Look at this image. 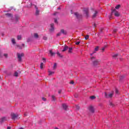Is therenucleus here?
I'll use <instances>...</instances> for the list:
<instances>
[{
	"label": "nucleus",
	"instance_id": "nucleus-1",
	"mask_svg": "<svg viewBox=\"0 0 129 129\" xmlns=\"http://www.w3.org/2000/svg\"><path fill=\"white\" fill-rule=\"evenodd\" d=\"M114 14L115 17H119V13L118 12L116 11L115 9H112L111 10V15H113Z\"/></svg>",
	"mask_w": 129,
	"mask_h": 129
},
{
	"label": "nucleus",
	"instance_id": "nucleus-2",
	"mask_svg": "<svg viewBox=\"0 0 129 129\" xmlns=\"http://www.w3.org/2000/svg\"><path fill=\"white\" fill-rule=\"evenodd\" d=\"M11 117L12 119H13V120H15L16 118H18V117H19V114H18L17 113L16 114L15 113H12Z\"/></svg>",
	"mask_w": 129,
	"mask_h": 129
},
{
	"label": "nucleus",
	"instance_id": "nucleus-3",
	"mask_svg": "<svg viewBox=\"0 0 129 129\" xmlns=\"http://www.w3.org/2000/svg\"><path fill=\"white\" fill-rule=\"evenodd\" d=\"M104 96L105 98H111L112 96H113V93H110V94H107V93L105 92L104 93Z\"/></svg>",
	"mask_w": 129,
	"mask_h": 129
},
{
	"label": "nucleus",
	"instance_id": "nucleus-4",
	"mask_svg": "<svg viewBox=\"0 0 129 129\" xmlns=\"http://www.w3.org/2000/svg\"><path fill=\"white\" fill-rule=\"evenodd\" d=\"M97 15H98V12H97L96 10H94L93 12V15L92 16V19H95V18L97 17Z\"/></svg>",
	"mask_w": 129,
	"mask_h": 129
},
{
	"label": "nucleus",
	"instance_id": "nucleus-5",
	"mask_svg": "<svg viewBox=\"0 0 129 129\" xmlns=\"http://www.w3.org/2000/svg\"><path fill=\"white\" fill-rule=\"evenodd\" d=\"M17 57L19 62L22 61V57H24V53H17Z\"/></svg>",
	"mask_w": 129,
	"mask_h": 129
},
{
	"label": "nucleus",
	"instance_id": "nucleus-6",
	"mask_svg": "<svg viewBox=\"0 0 129 129\" xmlns=\"http://www.w3.org/2000/svg\"><path fill=\"white\" fill-rule=\"evenodd\" d=\"M54 30H55V28H54V23H52L50 24L49 32H50V33H53V32H54Z\"/></svg>",
	"mask_w": 129,
	"mask_h": 129
},
{
	"label": "nucleus",
	"instance_id": "nucleus-7",
	"mask_svg": "<svg viewBox=\"0 0 129 129\" xmlns=\"http://www.w3.org/2000/svg\"><path fill=\"white\" fill-rule=\"evenodd\" d=\"M84 14H86L87 17H88L89 16V10H88V8H85L84 9Z\"/></svg>",
	"mask_w": 129,
	"mask_h": 129
},
{
	"label": "nucleus",
	"instance_id": "nucleus-8",
	"mask_svg": "<svg viewBox=\"0 0 129 129\" xmlns=\"http://www.w3.org/2000/svg\"><path fill=\"white\" fill-rule=\"evenodd\" d=\"M33 6H34V8H35L36 9V16H39V14H40V11H39V10L38 9V7H37V6L35 5H33Z\"/></svg>",
	"mask_w": 129,
	"mask_h": 129
},
{
	"label": "nucleus",
	"instance_id": "nucleus-9",
	"mask_svg": "<svg viewBox=\"0 0 129 129\" xmlns=\"http://www.w3.org/2000/svg\"><path fill=\"white\" fill-rule=\"evenodd\" d=\"M100 62V60H96L93 61V64L94 66H97L98 64H99V62Z\"/></svg>",
	"mask_w": 129,
	"mask_h": 129
},
{
	"label": "nucleus",
	"instance_id": "nucleus-10",
	"mask_svg": "<svg viewBox=\"0 0 129 129\" xmlns=\"http://www.w3.org/2000/svg\"><path fill=\"white\" fill-rule=\"evenodd\" d=\"M75 16H76V18H77V19H80V18H82V15H80L79 14H78V13H75Z\"/></svg>",
	"mask_w": 129,
	"mask_h": 129
},
{
	"label": "nucleus",
	"instance_id": "nucleus-11",
	"mask_svg": "<svg viewBox=\"0 0 129 129\" xmlns=\"http://www.w3.org/2000/svg\"><path fill=\"white\" fill-rule=\"evenodd\" d=\"M62 107L64 109V110H67V108H68V106L66 104H62Z\"/></svg>",
	"mask_w": 129,
	"mask_h": 129
},
{
	"label": "nucleus",
	"instance_id": "nucleus-12",
	"mask_svg": "<svg viewBox=\"0 0 129 129\" xmlns=\"http://www.w3.org/2000/svg\"><path fill=\"white\" fill-rule=\"evenodd\" d=\"M89 111H90L91 112H92V113H94V108H93L92 107V106H90L89 107Z\"/></svg>",
	"mask_w": 129,
	"mask_h": 129
},
{
	"label": "nucleus",
	"instance_id": "nucleus-13",
	"mask_svg": "<svg viewBox=\"0 0 129 129\" xmlns=\"http://www.w3.org/2000/svg\"><path fill=\"white\" fill-rule=\"evenodd\" d=\"M7 120V117H3L0 119V122L2 123V122H4V121H6Z\"/></svg>",
	"mask_w": 129,
	"mask_h": 129
},
{
	"label": "nucleus",
	"instance_id": "nucleus-14",
	"mask_svg": "<svg viewBox=\"0 0 129 129\" xmlns=\"http://www.w3.org/2000/svg\"><path fill=\"white\" fill-rule=\"evenodd\" d=\"M60 33L63 35H67V31H65L64 29H61L60 30Z\"/></svg>",
	"mask_w": 129,
	"mask_h": 129
},
{
	"label": "nucleus",
	"instance_id": "nucleus-15",
	"mask_svg": "<svg viewBox=\"0 0 129 129\" xmlns=\"http://www.w3.org/2000/svg\"><path fill=\"white\" fill-rule=\"evenodd\" d=\"M68 49H69V47L67 45H64L63 49L62 50V52H65V51H67Z\"/></svg>",
	"mask_w": 129,
	"mask_h": 129
},
{
	"label": "nucleus",
	"instance_id": "nucleus-16",
	"mask_svg": "<svg viewBox=\"0 0 129 129\" xmlns=\"http://www.w3.org/2000/svg\"><path fill=\"white\" fill-rule=\"evenodd\" d=\"M49 53L51 56H55V55H56V53L53 52L51 50H49Z\"/></svg>",
	"mask_w": 129,
	"mask_h": 129
},
{
	"label": "nucleus",
	"instance_id": "nucleus-17",
	"mask_svg": "<svg viewBox=\"0 0 129 129\" xmlns=\"http://www.w3.org/2000/svg\"><path fill=\"white\" fill-rule=\"evenodd\" d=\"M54 73H55V72H54L48 71V75L49 76H50L51 75H53V74H54Z\"/></svg>",
	"mask_w": 129,
	"mask_h": 129
},
{
	"label": "nucleus",
	"instance_id": "nucleus-18",
	"mask_svg": "<svg viewBox=\"0 0 129 129\" xmlns=\"http://www.w3.org/2000/svg\"><path fill=\"white\" fill-rule=\"evenodd\" d=\"M56 54H57V56H58V57H60V58H63V55H61V54L60 53V52H59V51H57L56 52Z\"/></svg>",
	"mask_w": 129,
	"mask_h": 129
},
{
	"label": "nucleus",
	"instance_id": "nucleus-19",
	"mask_svg": "<svg viewBox=\"0 0 129 129\" xmlns=\"http://www.w3.org/2000/svg\"><path fill=\"white\" fill-rule=\"evenodd\" d=\"M16 47L17 48H18V49H23V47H22V46L19 45V44H17L16 45Z\"/></svg>",
	"mask_w": 129,
	"mask_h": 129
},
{
	"label": "nucleus",
	"instance_id": "nucleus-20",
	"mask_svg": "<svg viewBox=\"0 0 129 129\" xmlns=\"http://www.w3.org/2000/svg\"><path fill=\"white\" fill-rule=\"evenodd\" d=\"M34 38H36V39H38L39 38V35L37 33H34Z\"/></svg>",
	"mask_w": 129,
	"mask_h": 129
},
{
	"label": "nucleus",
	"instance_id": "nucleus-21",
	"mask_svg": "<svg viewBox=\"0 0 129 129\" xmlns=\"http://www.w3.org/2000/svg\"><path fill=\"white\" fill-rule=\"evenodd\" d=\"M44 68V63L41 62L40 63V69H43Z\"/></svg>",
	"mask_w": 129,
	"mask_h": 129
},
{
	"label": "nucleus",
	"instance_id": "nucleus-22",
	"mask_svg": "<svg viewBox=\"0 0 129 129\" xmlns=\"http://www.w3.org/2000/svg\"><path fill=\"white\" fill-rule=\"evenodd\" d=\"M56 68H57V63H55L53 65V70H55V69H56Z\"/></svg>",
	"mask_w": 129,
	"mask_h": 129
},
{
	"label": "nucleus",
	"instance_id": "nucleus-23",
	"mask_svg": "<svg viewBox=\"0 0 129 129\" xmlns=\"http://www.w3.org/2000/svg\"><path fill=\"white\" fill-rule=\"evenodd\" d=\"M6 16H8V17H10L11 18H13V15L10 14V13H7L6 14Z\"/></svg>",
	"mask_w": 129,
	"mask_h": 129
},
{
	"label": "nucleus",
	"instance_id": "nucleus-24",
	"mask_svg": "<svg viewBox=\"0 0 129 129\" xmlns=\"http://www.w3.org/2000/svg\"><path fill=\"white\" fill-rule=\"evenodd\" d=\"M73 48L72 47H70L69 48V53H72V50H73Z\"/></svg>",
	"mask_w": 129,
	"mask_h": 129
},
{
	"label": "nucleus",
	"instance_id": "nucleus-25",
	"mask_svg": "<svg viewBox=\"0 0 129 129\" xmlns=\"http://www.w3.org/2000/svg\"><path fill=\"white\" fill-rule=\"evenodd\" d=\"M17 40H22V36L21 35H18L17 36Z\"/></svg>",
	"mask_w": 129,
	"mask_h": 129
},
{
	"label": "nucleus",
	"instance_id": "nucleus-26",
	"mask_svg": "<svg viewBox=\"0 0 129 129\" xmlns=\"http://www.w3.org/2000/svg\"><path fill=\"white\" fill-rule=\"evenodd\" d=\"M89 38V35H86L85 37V40H88Z\"/></svg>",
	"mask_w": 129,
	"mask_h": 129
},
{
	"label": "nucleus",
	"instance_id": "nucleus-27",
	"mask_svg": "<svg viewBox=\"0 0 129 129\" xmlns=\"http://www.w3.org/2000/svg\"><path fill=\"white\" fill-rule=\"evenodd\" d=\"M19 75V73H18V72H16L14 74V76H15V77H18Z\"/></svg>",
	"mask_w": 129,
	"mask_h": 129
},
{
	"label": "nucleus",
	"instance_id": "nucleus-28",
	"mask_svg": "<svg viewBox=\"0 0 129 129\" xmlns=\"http://www.w3.org/2000/svg\"><path fill=\"white\" fill-rule=\"evenodd\" d=\"M119 8H120V6L119 5H117V6L115 7V8L116 9V10H118V9H119Z\"/></svg>",
	"mask_w": 129,
	"mask_h": 129
},
{
	"label": "nucleus",
	"instance_id": "nucleus-29",
	"mask_svg": "<svg viewBox=\"0 0 129 129\" xmlns=\"http://www.w3.org/2000/svg\"><path fill=\"white\" fill-rule=\"evenodd\" d=\"M12 43H13V44H16V40H15V39L13 38V39H12Z\"/></svg>",
	"mask_w": 129,
	"mask_h": 129
},
{
	"label": "nucleus",
	"instance_id": "nucleus-30",
	"mask_svg": "<svg viewBox=\"0 0 129 129\" xmlns=\"http://www.w3.org/2000/svg\"><path fill=\"white\" fill-rule=\"evenodd\" d=\"M96 98V97L95 96H92L90 97V98L91 99H92V100L95 99Z\"/></svg>",
	"mask_w": 129,
	"mask_h": 129
},
{
	"label": "nucleus",
	"instance_id": "nucleus-31",
	"mask_svg": "<svg viewBox=\"0 0 129 129\" xmlns=\"http://www.w3.org/2000/svg\"><path fill=\"white\" fill-rule=\"evenodd\" d=\"M109 105H110V106H112V107H113V106H114V105L113 103H112V102H110L109 103Z\"/></svg>",
	"mask_w": 129,
	"mask_h": 129
},
{
	"label": "nucleus",
	"instance_id": "nucleus-32",
	"mask_svg": "<svg viewBox=\"0 0 129 129\" xmlns=\"http://www.w3.org/2000/svg\"><path fill=\"white\" fill-rule=\"evenodd\" d=\"M105 48H106V45H105L104 47H102L101 48V50H102V51H104V50H105Z\"/></svg>",
	"mask_w": 129,
	"mask_h": 129
},
{
	"label": "nucleus",
	"instance_id": "nucleus-33",
	"mask_svg": "<svg viewBox=\"0 0 129 129\" xmlns=\"http://www.w3.org/2000/svg\"><path fill=\"white\" fill-rule=\"evenodd\" d=\"M52 99L53 101H55L56 98H55V97L54 96H52Z\"/></svg>",
	"mask_w": 129,
	"mask_h": 129
},
{
	"label": "nucleus",
	"instance_id": "nucleus-34",
	"mask_svg": "<svg viewBox=\"0 0 129 129\" xmlns=\"http://www.w3.org/2000/svg\"><path fill=\"white\" fill-rule=\"evenodd\" d=\"M98 49H99V47L96 46V48H95V51H98Z\"/></svg>",
	"mask_w": 129,
	"mask_h": 129
},
{
	"label": "nucleus",
	"instance_id": "nucleus-35",
	"mask_svg": "<svg viewBox=\"0 0 129 129\" xmlns=\"http://www.w3.org/2000/svg\"><path fill=\"white\" fill-rule=\"evenodd\" d=\"M4 56L5 58H8V53H4Z\"/></svg>",
	"mask_w": 129,
	"mask_h": 129
},
{
	"label": "nucleus",
	"instance_id": "nucleus-36",
	"mask_svg": "<svg viewBox=\"0 0 129 129\" xmlns=\"http://www.w3.org/2000/svg\"><path fill=\"white\" fill-rule=\"evenodd\" d=\"M112 15H111H111L109 16V20H111V19H112Z\"/></svg>",
	"mask_w": 129,
	"mask_h": 129
},
{
	"label": "nucleus",
	"instance_id": "nucleus-37",
	"mask_svg": "<svg viewBox=\"0 0 129 129\" xmlns=\"http://www.w3.org/2000/svg\"><path fill=\"white\" fill-rule=\"evenodd\" d=\"M93 25L94 28H96V23L94 22L93 23Z\"/></svg>",
	"mask_w": 129,
	"mask_h": 129
},
{
	"label": "nucleus",
	"instance_id": "nucleus-38",
	"mask_svg": "<svg viewBox=\"0 0 129 129\" xmlns=\"http://www.w3.org/2000/svg\"><path fill=\"white\" fill-rule=\"evenodd\" d=\"M118 55V54H114V55H113V57L115 58V57H117Z\"/></svg>",
	"mask_w": 129,
	"mask_h": 129
},
{
	"label": "nucleus",
	"instance_id": "nucleus-39",
	"mask_svg": "<svg viewBox=\"0 0 129 129\" xmlns=\"http://www.w3.org/2000/svg\"><path fill=\"white\" fill-rule=\"evenodd\" d=\"M54 23H55L56 24H58V21L56 19H54Z\"/></svg>",
	"mask_w": 129,
	"mask_h": 129
},
{
	"label": "nucleus",
	"instance_id": "nucleus-40",
	"mask_svg": "<svg viewBox=\"0 0 129 129\" xmlns=\"http://www.w3.org/2000/svg\"><path fill=\"white\" fill-rule=\"evenodd\" d=\"M57 37H59V36H61V33H57L56 34Z\"/></svg>",
	"mask_w": 129,
	"mask_h": 129
},
{
	"label": "nucleus",
	"instance_id": "nucleus-41",
	"mask_svg": "<svg viewBox=\"0 0 129 129\" xmlns=\"http://www.w3.org/2000/svg\"><path fill=\"white\" fill-rule=\"evenodd\" d=\"M115 93H116V94H118V90L117 89H115Z\"/></svg>",
	"mask_w": 129,
	"mask_h": 129
},
{
	"label": "nucleus",
	"instance_id": "nucleus-42",
	"mask_svg": "<svg viewBox=\"0 0 129 129\" xmlns=\"http://www.w3.org/2000/svg\"><path fill=\"white\" fill-rule=\"evenodd\" d=\"M96 51L94 50V51L92 53H91V56H92L93 54L95 53Z\"/></svg>",
	"mask_w": 129,
	"mask_h": 129
},
{
	"label": "nucleus",
	"instance_id": "nucleus-43",
	"mask_svg": "<svg viewBox=\"0 0 129 129\" xmlns=\"http://www.w3.org/2000/svg\"><path fill=\"white\" fill-rule=\"evenodd\" d=\"M79 44H80V41H78L76 43V45H79Z\"/></svg>",
	"mask_w": 129,
	"mask_h": 129
},
{
	"label": "nucleus",
	"instance_id": "nucleus-44",
	"mask_svg": "<svg viewBox=\"0 0 129 129\" xmlns=\"http://www.w3.org/2000/svg\"><path fill=\"white\" fill-rule=\"evenodd\" d=\"M123 78H124V76H121L120 77V79H123Z\"/></svg>",
	"mask_w": 129,
	"mask_h": 129
},
{
	"label": "nucleus",
	"instance_id": "nucleus-45",
	"mask_svg": "<svg viewBox=\"0 0 129 129\" xmlns=\"http://www.w3.org/2000/svg\"><path fill=\"white\" fill-rule=\"evenodd\" d=\"M70 83V84H74V81H71Z\"/></svg>",
	"mask_w": 129,
	"mask_h": 129
},
{
	"label": "nucleus",
	"instance_id": "nucleus-46",
	"mask_svg": "<svg viewBox=\"0 0 129 129\" xmlns=\"http://www.w3.org/2000/svg\"><path fill=\"white\" fill-rule=\"evenodd\" d=\"M76 107L77 109H79V108H80V107L78 105H76Z\"/></svg>",
	"mask_w": 129,
	"mask_h": 129
},
{
	"label": "nucleus",
	"instance_id": "nucleus-47",
	"mask_svg": "<svg viewBox=\"0 0 129 129\" xmlns=\"http://www.w3.org/2000/svg\"><path fill=\"white\" fill-rule=\"evenodd\" d=\"M22 46L23 48H25V44L22 43Z\"/></svg>",
	"mask_w": 129,
	"mask_h": 129
},
{
	"label": "nucleus",
	"instance_id": "nucleus-48",
	"mask_svg": "<svg viewBox=\"0 0 129 129\" xmlns=\"http://www.w3.org/2000/svg\"><path fill=\"white\" fill-rule=\"evenodd\" d=\"M46 99L45 98H42V100H43V101H46Z\"/></svg>",
	"mask_w": 129,
	"mask_h": 129
},
{
	"label": "nucleus",
	"instance_id": "nucleus-49",
	"mask_svg": "<svg viewBox=\"0 0 129 129\" xmlns=\"http://www.w3.org/2000/svg\"><path fill=\"white\" fill-rule=\"evenodd\" d=\"M61 92H62V90H60L58 91L59 94H60V93H61Z\"/></svg>",
	"mask_w": 129,
	"mask_h": 129
},
{
	"label": "nucleus",
	"instance_id": "nucleus-50",
	"mask_svg": "<svg viewBox=\"0 0 129 129\" xmlns=\"http://www.w3.org/2000/svg\"><path fill=\"white\" fill-rule=\"evenodd\" d=\"M11 128H12V127L11 126L7 127V129H11Z\"/></svg>",
	"mask_w": 129,
	"mask_h": 129
},
{
	"label": "nucleus",
	"instance_id": "nucleus-51",
	"mask_svg": "<svg viewBox=\"0 0 129 129\" xmlns=\"http://www.w3.org/2000/svg\"><path fill=\"white\" fill-rule=\"evenodd\" d=\"M24 115H25V116H27V113H24Z\"/></svg>",
	"mask_w": 129,
	"mask_h": 129
},
{
	"label": "nucleus",
	"instance_id": "nucleus-52",
	"mask_svg": "<svg viewBox=\"0 0 129 129\" xmlns=\"http://www.w3.org/2000/svg\"><path fill=\"white\" fill-rule=\"evenodd\" d=\"M42 60H43L44 61H46V58H42Z\"/></svg>",
	"mask_w": 129,
	"mask_h": 129
},
{
	"label": "nucleus",
	"instance_id": "nucleus-53",
	"mask_svg": "<svg viewBox=\"0 0 129 129\" xmlns=\"http://www.w3.org/2000/svg\"><path fill=\"white\" fill-rule=\"evenodd\" d=\"M57 14H58V12L55 13L54 14V15L55 16V15H57Z\"/></svg>",
	"mask_w": 129,
	"mask_h": 129
},
{
	"label": "nucleus",
	"instance_id": "nucleus-54",
	"mask_svg": "<svg viewBox=\"0 0 129 129\" xmlns=\"http://www.w3.org/2000/svg\"><path fill=\"white\" fill-rule=\"evenodd\" d=\"M44 40H47V37L43 38Z\"/></svg>",
	"mask_w": 129,
	"mask_h": 129
},
{
	"label": "nucleus",
	"instance_id": "nucleus-55",
	"mask_svg": "<svg viewBox=\"0 0 129 129\" xmlns=\"http://www.w3.org/2000/svg\"><path fill=\"white\" fill-rule=\"evenodd\" d=\"M57 10H61V8L60 7L57 8Z\"/></svg>",
	"mask_w": 129,
	"mask_h": 129
},
{
	"label": "nucleus",
	"instance_id": "nucleus-56",
	"mask_svg": "<svg viewBox=\"0 0 129 129\" xmlns=\"http://www.w3.org/2000/svg\"><path fill=\"white\" fill-rule=\"evenodd\" d=\"M114 33H115V32H116V30H114Z\"/></svg>",
	"mask_w": 129,
	"mask_h": 129
},
{
	"label": "nucleus",
	"instance_id": "nucleus-57",
	"mask_svg": "<svg viewBox=\"0 0 129 129\" xmlns=\"http://www.w3.org/2000/svg\"><path fill=\"white\" fill-rule=\"evenodd\" d=\"M19 129H24L23 127H20Z\"/></svg>",
	"mask_w": 129,
	"mask_h": 129
},
{
	"label": "nucleus",
	"instance_id": "nucleus-58",
	"mask_svg": "<svg viewBox=\"0 0 129 129\" xmlns=\"http://www.w3.org/2000/svg\"><path fill=\"white\" fill-rule=\"evenodd\" d=\"M55 129H59L58 127H55Z\"/></svg>",
	"mask_w": 129,
	"mask_h": 129
},
{
	"label": "nucleus",
	"instance_id": "nucleus-59",
	"mask_svg": "<svg viewBox=\"0 0 129 129\" xmlns=\"http://www.w3.org/2000/svg\"><path fill=\"white\" fill-rule=\"evenodd\" d=\"M31 6H33V4L31 3Z\"/></svg>",
	"mask_w": 129,
	"mask_h": 129
},
{
	"label": "nucleus",
	"instance_id": "nucleus-60",
	"mask_svg": "<svg viewBox=\"0 0 129 129\" xmlns=\"http://www.w3.org/2000/svg\"><path fill=\"white\" fill-rule=\"evenodd\" d=\"M91 59H93V57H91Z\"/></svg>",
	"mask_w": 129,
	"mask_h": 129
}]
</instances>
